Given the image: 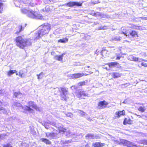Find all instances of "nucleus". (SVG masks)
I'll return each instance as SVG.
<instances>
[{
	"mask_svg": "<svg viewBox=\"0 0 147 147\" xmlns=\"http://www.w3.org/2000/svg\"><path fill=\"white\" fill-rule=\"evenodd\" d=\"M94 135L93 134H88L85 136V138L86 139H90L94 138Z\"/></svg>",
	"mask_w": 147,
	"mask_h": 147,
	"instance_id": "26",
	"label": "nucleus"
},
{
	"mask_svg": "<svg viewBox=\"0 0 147 147\" xmlns=\"http://www.w3.org/2000/svg\"><path fill=\"white\" fill-rule=\"evenodd\" d=\"M3 104V103L1 101H0V111L4 110V108L2 107V105Z\"/></svg>",
	"mask_w": 147,
	"mask_h": 147,
	"instance_id": "39",
	"label": "nucleus"
},
{
	"mask_svg": "<svg viewBox=\"0 0 147 147\" xmlns=\"http://www.w3.org/2000/svg\"><path fill=\"white\" fill-rule=\"evenodd\" d=\"M82 96H86L85 92L84 91H80L78 94V97L81 99L83 98L82 97Z\"/></svg>",
	"mask_w": 147,
	"mask_h": 147,
	"instance_id": "20",
	"label": "nucleus"
},
{
	"mask_svg": "<svg viewBox=\"0 0 147 147\" xmlns=\"http://www.w3.org/2000/svg\"><path fill=\"white\" fill-rule=\"evenodd\" d=\"M41 28L35 33L34 40L41 38L43 36L49 34L51 29V25L49 23H44L40 26Z\"/></svg>",
	"mask_w": 147,
	"mask_h": 147,
	"instance_id": "1",
	"label": "nucleus"
},
{
	"mask_svg": "<svg viewBox=\"0 0 147 147\" xmlns=\"http://www.w3.org/2000/svg\"><path fill=\"white\" fill-rule=\"evenodd\" d=\"M60 90L62 94H61L60 96L62 98V100H66L65 94L68 92L67 89L65 87H61L60 88Z\"/></svg>",
	"mask_w": 147,
	"mask_h": 147,
	"instance_id": "9",
	"label": "nucleus"
},
{
	"mask_svg": "<svg viewBox=\"0 0 147 147\" xmlns=\"http://www.w3.org/2000/svg\"><path fill=\"white\" fill-rule=\"evenodd\" d=\"M41 140L42 142H44L47 144L50 145L51 144V142L49 140L45 138H42Z\"/></svg>",
	"mask_w": 147,
	"mask_h": 147,
	"instance_id": "21",
	"label": "nucleus"
},
{
	"mask_svg": "<svg viewBox=\"0 0 147 147\" xmlns=\"http://www.w3.org/2000/svg\"><path fill=\"white\" fill-rule=\"evenodd\" d=\"M138 109V111L142 112H144L145 110V107L142 106L140 107Z\"/></svg>",
	"mask_w": 147,
	"mask_h": 147,
	"instance_id": "31",
	"label": "nucleus"
},
{
	"mask_svg": "<svg viewBox=\"0 0 147 147\" xmlns=\"http://www.w3.org/2000/svg\"><path fill=\"white\" fill-rule=\"evenodd\" d=\"M68 39L66 37L63 38L62 39H61L58 40V42L62 43H66L68 42Z\"/></svg>",
	"mask_w": 147,
	"mask_h": 147,
	"instance_id": "19",
	"label": "nucleus"
},
{
	"mask_svg": "<svg viewBox=\"0 0 147 147\" xmlns=\"http://www.w3.org/2000/svg\"><path fill=\"white\" fill-rule=\"evenodd\" d=\"M78 85L79 86H82L86 85V83L85 81L80 82L78 83Z\"/></svg>",
	"mask_w": 147,
	"mask_h": 147,
	"instance_id": "32",
	"label": "nucleus"
},
{
	"mask_svg": "<svg viewBox=\"0 0 147 147\" xmlns=\"http://www.w3.org/2000/svg\"><path fill=\"white\" fill-rule=\"evenodd\" d=\"M66 116L67 117H71L72 116V113H68L66 114Z\"/></svg>",
	"mask_w": 147,
	"mask_h": 147,
	"instance_id": "41",
	"label": "nucleus"
},
{
	"mask_svg": "<svg viewBox=\"0 0 147 147\" xmlns=\"http://www.w3.org/2000/svg\"><path fill=\"white\" fill-rule=\"evenodd\" d=\"M3 90H0V96L3 95Z\"/></svg>",
	"mask_w": 147,
	"mask_h": 147,
	"instance_id": "44",
	"label": "nucleus"
},
{
	"mask_svg": "<svg viewBox=\"0 0 147 147\" xmlns=\"http://www.w3.org/2000/svg\"><path fill=\"white\" fill-rule=\"evenodd\" d=\"M84 69L85 71L88 73V75L93 73L92 72V68L91 66H85Z\"/></svg>",
	"mask_w": 147,
	"mask_h": 147,
	"instance_id": "14",
	"label": "nucleus"
},
{
	"mask_svg": "<svg viewBox=\"0 0 147 147\" xmlns=\"http://www.w3.org/2000/svg\"><path fill=\"white\" fill-rule=\"evenodd\" d=\"M133 123V120L129 117L125 118L123 122V124L124 125H126L127 124L131 125Z\"/></svg>",
	"mask_w": 147,
	"mask_h": 147,
	"instance_id": "10",
	"label": "nucleus"
},
{
	"mask_svg": "<svg viewBox=\"0 0 147 147\" xmlns=\"http://www.w3.org/2000/svg\"><path fill=\"white\" fill-rule=\"evenodd\" d=\"M108 51L106 49H103L101 51V53L102 56L105 55L106 54H107Z\"/></svg>",
	"mask_w": 147,
	"mask_h": 147,
	"instance_id": "28",
	"label": "nucleus"
},
{
	"mask_svg": "<svg viewBox=\"0 0 147 147\" xmlns=\"http://www.w3.org/2000/svg\"><path fill=\"white\" fill-rule=\"evenodd\" d=\"M144 144L147 145V140H146L144 141Z\"/></svg>",
	"mask_w": 147,
	"mask_h": 147,
	"instance_id": "47",
	"label": "nucleus"
},
{
	"mask_svg": "<svg viewBox=\"0 0 147 147\" xmlns=\"http://www.w3.org/2000/svg\"><path fill=\"white\" fill-rule=\"evenodd\" d=\"M79 113L81 117H83L85 115V113L82 110H79Z\"/></svg>",
	"mask_w": 147,
	"mask_h": 147,
	"instance_id": "36",
	"label": "nucleus"
},
{
	"mask_svg": "<svg viewBox=\"0 0 147 147\" xmlns=\"http://www.w3.org/2000/svg\"><path fill=\"white\" fill-rule=\"evenodd\" d=\"M25 111L29 112H31L33 111V109L30 108L29 106H26V109H25Z\"/></svg>",
	"mask_w": 147,
	"mask_h": 147,
	"instance_id": "38",
	"label": "nucleus"
},
{
	"mask_svg": "<svg viewBox=\"0 0 147 147\" xmlns=\"http://www.w3.org/2000/svg\"><path fill=\"white\" fill-rule=\"evenodd\" d=\"M28 104L29 107H32L34 109L37 110L39 109L38 107L35 104L34 102L32 101H30L28 102Z\"/></svg>",
	"mask_w": 147,
	"mask_h": 147,
	"instance_id": "12",
	"label": "nucleus"
},
{
	"mask_svg": "<svg viewBox=\"0 0 147 147\" xmlns=\"http://www.w3.org/2000/svg\"><path fill=\"white\" fill-rule=\"evenodd\" d=\"M129 25L130 26L129 28L132 29H134L136 30H140V26H137L136 25L132 24H129Z\"/></svg>",
	"mask_w": 147,
	"mask_h": 147,
	"instance_id": "18",
	"label": "nucleus"
},
{
	"mask_svg": "<svg viewBox=\"0 0 147 147\" xmlns=\"http://www.w3.org/2000/svg\"><path fill=\"white\" fill-rule=\"evenodd\" d=\"M92 15L93 16L97 17L101 16V14L100 12H94L93 13Z\"/></svg>",
	"mask_w": 147,
	"mask_h": 147,
	"instance_id": "30",
	"label": "nucleus"
},
{
	"mask_svg": "<svg viewBox=\"0 0 147 147\" xmlns=\"http://www.w3.org/2000/svg\"><path fill=\"white\" fill-rule=\"evenodd\" d=\"M18 76L21 78H23L25 77V74L23 70H20L19 71Z\"/></svg>",
	"mask_w": 147,
	"mask_h": 147,
	"instance_id": "25",
	"label": "nucleus"
},
{
	"mask_svg": "<svg viewBox=\"0 0 147 147\" xmlns=\"http://www.w3.org/2000/svg\"><path fill=\"white\" fill-rule=\"evenodd\" d=\"M107 65H108L109 67H115L119 65V63L116 62H111L109 63H107Z\"/></svg>",
	"mask_w": 147,
	"mask_h": 147,
	"instance_id": "17",
	"label": "nucleus"
},
{
	"mask_svg": "<svg viewBox=\"0 0 147 147\" xmlns=\"http://www.w3.org/2000/svg\"><path fill=\"white\" fill-rule=\"evenodd\" d=\"M121 56H120L119 55H117V57L116 58V60H119L121 58Z\"/></svg>",
	"mask_w": 147,
	"mask_h": 147,
	"instance_id": "43",
	"label": "nucleus"
},
{
	"mask_svg": "<svg viewBox=\"0 0 147 147\" xmlns=\"http://www.w3.org/2000/svg\"><path fill=\"white\" fill-rule=\"evenodd\" d=\"M14 41L16 45L22 49H24L28 45L31 44L28 39L25 38L24 35L17 36L15 38Z\"/></svg>",
	"mask_w": 147,
	"mask_h": 147,
	"instance_id": "2",
	"label": "nucleus"
},
{
	"mask_svg": "<svg viewBox=\"0 0 147 147\" xmlns=\"http://www.w3.org/2000/svg\"><path fill=\"white\" fill-rule=\"evenodd\" d=\"M143 61L141 63V65L142 66L147 67V61L146 60H142Z\"/></svg>",
	"mask_w": 147,
	"mask_h": 147,
	"instance_id": "35",
	"label": "nucleus"
},
{
	"mask_svg": "<svg viewBox=\"0 0 147 147\" xmlns=\"http://www.w3.org/2000/svg\"><path fill=\"white\" fill-rule=\"evenodd\" d=\"M122 76V74L119 72H114L112 73L111 76L114 79L117 78L121 77Z\"/></svg>",
	"mask_w": 147,
	"mask_h": 147,
	"instance_id": "13",
	"label": "nucleus"
},
{
	"mask_svg": "<svg viewBox=\"0 0 147 147\" xmlns=\"http://www.w3.org/2000/svg\"><path fill=\"white\" fill-rule=\"evenodd\" d=\"M58 130L59 133L62 134L64 133L66 131V129L65 128L61 127L59 128Z\"/></svg>",
	"mask_w": 147,
	"mask_h": 147,
	"instance_id": "22",
	"label": "nucleus"
},
{
	"mask_svg": "<svg viewBox=\"0 0 147 147\" xmlns=\"http://www.w3.org/2000/svg\"><path fill=\"white\" fill-rule=\"evenodd\" d=\"M105 144L100 142H96L93 144L94 147H102L105 146Z\"/></svg>",
	"mask_w": 147,
	"mask_h": 147,
	"instance_id": "16",
	"label": "nucleus"
},
{
	"mask_svg": "<svg viewBox=\"0 0 147 147\" xmlns=\"http://www.w3.org/2000/svg\"><path fill=\"white\" fill-rule=\"evenodd\" d=\"M125 115V110H119L116 112L115 114V118H119L122 116Z\"/></svg>",
	"mask_w": 147,
	"mask_h": 147,
	"instance_id": "7",
	"label": "nucleus"
},
{
	"mask_svg": "<svg viewBox=\"0 0 147 147\" xmlns=\"http://www.w3.org/2000/svg\"><path fill=\"white\" fill-rule=\"evenodd\" d=\"M105 29L104 26H100L98 28V30H104Z\"/></svg>",
	"mask_w": 147,
	"mask_h": 147,
	"instance_id": "42",
	"label": "nucleus"
},
{
	"mask_svg": "<svg viewBox=\"0 0 147 147\" xmlns=\"http://www.w3.org/2000/svg\"><path fill=\"white\" fill-rule=\"evenodd\" d=\"M29 4L30 5L32 6H34V3L30 2Z\"/></svg>",
	"mask_w": 147,
	"mask_h": 147,
	"instance_id": "45",
	"label": "nucleus"
},
{
	"mask_svg": "<svg viewBox=\"0 0 147 147\" xmlns=\"http://www.w3.org/2000/svg\"><path fill=\"white\" fill-rule=\"evenodd\" d=\"M15 73L16 74V75L17 76V75H18V74L17 71H16V72Z\"/></svg>",
	"mask_w": 147,
	"mask_h": 147,
	"instance_id": "48",
	"label": "nucleus"
},
{
	"mask_svg": "<svg viewBox=\"0 0 147 147\" xmlns=\"http://www.w3.org/2000/svg\"><path fill=\"white\" fill-rule=\"evenodd\" d=\"M144 19L147 20V18H145Z\"/></svg>",
	"mask_w": 147,
	"mask_h": 147,
	"instance_id": "50",
	"label": "nucleus"
},
{
	"mask_svg": "<svg viewBox=\"0 0 147 147\" xmlns=\"http://www.w3.org/2000/svg\"><path fill=\"white\" fill-rule=\"evenodd\" d=\"M24 28L21 25L18 26L16 28V32L15 34H19L24 30Z\"/></svg>",
	"mask_w": 147,
	"mask_h": 147,
	"instance_id": "11",
	"label": "nucleus"
},
{
	"mask_svg": "<svg viewBox=\"0 0 147 147\" xmlns=\"http://www.w3.org/2000/svg\"><path fill=\"white\" fill-rule=\"evenodd\" d=\"M121 33L126 36L131 38H136L138 36L137 31L134 30L129 31L128 29L125 28H123Z\"/></svg>",
	"mask_w": 147,
	"mask_h": 147,
	"instance_id": "3",
	"label": "nucleus"
},
{
	"mask_svg": "<svg viewBox=\"0 0 147 147\" xmlns=\"http://www.w3.org/2000/svg\"><path fill=\"white\" fill-rule=\"evenodd\" d=\"M46 136L47 137H49V136L54 137L55 136V133H49V135H47V134H46Z\"/></svg>",
	"mask_w": 147,
	"mask_h": 147,
	"instance_id": "37",
	"label": "nucleus"
},
{
	"mask_svg": "<svg viewBox=\"0 0 147 147\" xmlns=\"http://www.w3.org/2000/svg\"><path fill=\"white\" fill-rule=\"evenodd\" d=\"M3 147H12V146L10 144L7 143L6 144L4 145Z\"/></svg>",
	"mask_w": 147,
	"mask_h": 147,
	"instance_id": "40",
	"label": "nucleus"
},
{
	"mask_svg": "<svg viewBox=\"0 0 147 147\" xmlns=\"http://www.w3.org/2000/svg\"><path fill=\"white\" fill-rule=\"evenodd\" d=\"M87 75H88V74H85L83 73H76L70 75L69 77L71 79H76L80 78L83 76Z\"/></svg>",
	"mask_w": 147,
	"mask_h": 147,
	"instance_id": "8",
	"label": "nucleus"
},
{
	"mask_svg": "<svg viewBox=\"0 0 147 147\" xmlns=\"http://www.w3.org/2000/svg\"><path fill=\"white\" fill-rule=\"evenodd\" d=\"M22 94L20 92H15L13 93V96L14 97L16 98L19 95Z\"/></svg>",
	"mask_w": 147,
	"mask_h": 147,
	"instance_id": "34",
	"label": "nucleus"
},
{
	"mask_svg": "<svg viewBox=\"0 0 147 147\" xmlns=\"http://www.w3.org/2000/svg\"><path fill=\"white\" fill-rule=\"evenodd\" d=\"M74 1H70L66 3L67 6L69 7H73L74 6Z\"/></svg>",
	"mask_w": 147,
	"mask_h": 147,
	"instance_id": "27",
	"label": "nucleus"
},
{
	"mask_svg": "<svg viewBox=\"0 0 147 147\" xmlns=\"http://www.w3.org/2000/svg\"><path fill=\"white\" fill-rule=\"evenodd\" d=\"M44 74L43 72H41L39 74L37 75L38 76V79L40 80L43 77Z\"/></svg>",
	"mask_w": 147,
	"mask_h": 147,
	"instance_id": "33",
	"label": "nucleus"
},
{
	"mask_svg": "<svg viewBox=\"0 0 147 147\" xmlns=\"http://www.w3.org/2000/svg\"><path fill=\"white\" fill-rule=\"evenodd\" d=\"M3 2V0H0V13H2L3 11V3H2Z\"/></svg>",
	"mask_w": 147,
	"mask_h": 147,
	"instance_id": "24",
	"label": "nucleus"
},
{
	"mask_svg": "<svg viewBox=\"0 0 147 147\" xmlns=\"http://www.w3.org/2000/svg\"><path fill=\"white\" fill-rule=\"evenodd\" d=\"M74 6H81L82 5V3L74 1Z\"/></svg>",
	"mask_w": 147,
	"mask_h": 147,
	"instance_id": "29",
	"label": "nucleus"
},
{
	"mask_svg": "<svg viewBox=\"0 0 147 147\" xmlns=\"http://www.w3.org/2000/svg\"><path fill=\"white\" fill-rule=\"evenodd\" d=\"M118 144L120 145H123L126 146L127 147H137L136 145H134L132 143L123 139H120Z\"/></svg>",
	"mask_w": 147,
	"mask_h": 147,
	"instance_id": "5",
	"label": "nucleus"
},
{
	"mask_svg": "<svg viewBox=\"0 0 147 147\" xmlns=\"http://www.w3.org/2000/svg\"><path fill=\"white\" fill-rule=\"evenodd\" d=\"M73 87L74 89L76 90L77 89V87L76 86H73L71 87V88Z\"/></svg>",
	"mask_w": 147,
	"mask_h": 147,
	"instance_id": "46",
	"label": "nucleus"
},
{
	"mask_svg": "<svg viewBox=\"0 0 147 147\" xmlns=\"http://www.w3.org/2000/svg\"><path fill=\"white\" fill-rule=\"evenodd\" d=\"M24 10V9H22V12H23V13L24 12V11H23V10Z\"/></svg>",
	"mask_w": 147,
	"mask_h": 147,
	"instance_id": "49",
	"label": "nucleus"
},
{
	"mask_svg": "<svg viewBox=\"0 0 147 147\" xmlns=\"http://www.w3.org/2000/svg\"><path fill=\"white\" fill-rule=\"evenodd\" d=\"M109 103L105 100L99 102L98 104L97 108L99 109H104L107 107Z\"/></svg>",
	"mask_w": 147,
	"mask_h": 147,
	"instance_id": "6",
	"label": "nucleus"
},
{
	"mask_svg": "<svg viewBox=\"0 0 147 147\" xmlns=\"http://www.w3.org/2000/svg\"><path fill=\"white\" fill-rule=\"evenodd\" d=\"M28 16L30 17L36 19L44 20L42 15L36 11L31 10L29 11L28 12Z\"/></svg>",
	"mask_w": 147,
	"mask_h": 147,
	"instance_id": "4",
	"label": "nucleus"
},
{
	"mask_svg": "<svg viewBox=\"0 0 147 147\" xmlns=\"http://www.w3.org/2000/svg\"><path fill=\"white\" fill-rule=\"evenodd\" d=\"M65 54V53H64L60 55H56L55 56V59L56 60L62 61H63V56Z\"/></svg>",
	"mask_w": 147,
	"mask_h": 147,
	"instance_id": "15",
	"label": "nucleus"
},
{
	"mask_svg": "<svg viewBox=\"0 0 147 147\" xmlns=\"http://www.w3.org/2000/svg\"><path fill=\"white\" fill-rule=\"evenodd\" d=\"M16 70H10L7 73V74L9 76H10L11 75H13L14 74L16 73Z\"/></svg>",
	"mask_w": 147,
	"mask_h": 147,
	"instance_id": "23",
	"label": "nucleus"
}]
</instances>
